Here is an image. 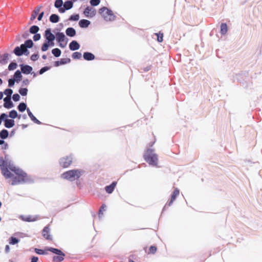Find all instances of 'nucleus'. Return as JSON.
Returning a JSON list of instances; mask_svg holds the SVG:
<instances>
[{"label":"nucleus","mask_w":262,"mask_h":262,"mask_svg":"<svg viewBox=\"0 0 262 262\" xmlns=\"http://www.w3.org/2000/svg\"><path fill=\"white\" fill-rule=\"evenodd\" d=\"M50 47V45L47 43L46 41L42 44L41 50L42 52H45L48 50L49 47Z\"/></svg>","instance_id":"44"},{"label":"nucleus","mask_w":262,"mask_h":262,"mask_svg":"<svg viewBox=\"0 0 262 262\" xmlns=\"http://www.w3.org/2000/svg\"><path fill=\"white\" fill-rule=\"evenodd\" d=\"M83 57L84 59L87 61L93 60L95 58V55L93 53L89 52H84Z\"/></svg>","instance_id":"21"},{"label":"nucleus","mask_w":262,"mask_h":262,"mask_svg":"<svg viewBox=\"0 0 262 262\" xmlns=\"http://www.w3.org/2000/svg\"><path fill=\"white\" fill-rule=\"evenodd\" d=\"M39 58V55L38 53L32 54L30 57V59L32 61H35Z\"/></svg>","instance_id":"49"},{"label":"nucleus","mask_w":262,"mask_h":262,"mask_svg":"<svg viewBox=\"0 0 262 262\" xmlns=\"http://www.w3.org/2000/svg\"><path fill=\"white\" fill-rule=\"evenodd\" d=\"M117 183L116 181H114L110 185L106 186L105 187L106 192L108 194L112 193L114 190L115 188L117 185Z\"/></svg>","instance_id":"16"},{"label":"nucleus","mask_w":262,"mask_h":262,"mask_svg":"<svg viewBox=\"0 0 262 262\" xmlns=\"http://www.w3.org/2000/svg\"><path fill=\"white\" fill-rule=\"evenodd\" d=\"M33 122L39 125L42 124V123L39 120H38L36 118L33 121Z\"/></svg>","instance_id":"63"},{"label":"nucleus","mask_w":262,"mask_h":262,"mask_svg":"<svg viewBox=\"0 0 262 262\" xmlns=\"http://www.w3.org/2000/svg\"><path fill=\"white\" fill-rule=\"evenodd\" d=\"M179 189L177 188H175L171 195V199L174 201L176 199L177 197L179 195Z\"/></svg>","instance_id":"35"},{"label":"nucleus","mask_w":262,"mask_h":262,"mask_svg":"<svg viewBox=\"0 0 262 262\" xmlns=\"http://www.w3.org/2000/svg\"><path fill=\"white\" fill-rule=\"evenodd\" d=\"M83 170L79 169H73L63 172L61 174V177L63 179L68 180L70 181H73L76 179L79 178L80 176L83 174Z\"/></svg>","instance_id":"3"},{"label":"nucleus","mask_w":262,"mask_h":262,"mask_svg":"<svg viewBox=\"0 0 262 262\" xmlns=\"http://www.w3.org/2000/svg\"><path fill=\"white\" fill-rule=\"evenodd\" d=\"M5 252L8 253L10 251V247L9 245H6L5 249Z\"/></svg>","instance_id":"64"},{"label":"nucleus","mask_w":262,"mask_h":262,"mask_svg":"<svg viewBox=\"0 0 262 262\" xmlns=\"http://www.w3.org/2000/svg\"><path fill=\"white\" fill-rule=\"evenodd\" d=\"M55 35V38L57 42H65L67 39H68L63 32H58Z\"/></svg>","instance_id":"13"},{"label":"nucleus","mask_w":262,"mask_h":262,"mask_svg":"<svg viewBox=\"0 0 262 262\" xmlns=\"http://www.w3.org/2000/svg\"><path fill=\"white\" fill-rule=\"evenodd\" d=\"M24 45L22 44L20 46H17L16 47L14 50H13V53L17 56H21L23 55H24L23 53V50H24Z\"/></svg>","instance_id":"15"},{"label":"nucleus","mask_w":262,"mask_h":262,"mask_svg":"<svg viewBox=\"0 0 262 262\" xmlns=\"http://www.w3.org/2000/svg\"><path fill=\"white\" fill-rule=\"evenodd\" d=\"M19 240L15 237L12 236L9 238V244L11 245H15L19 242Z\"/></svg>","instance_id":"37"},{"label":"nucleus","mask_w":262,"mask_h":262,"mask_svg":"<svg viewBox=\"0 0 262 262\" xmlns=\"http://www.w3.org/2000/svg\"><path fill=\"white\" fill-rule=\"evenodd\" d=\"M43 15H44V12L42 11L40 13H39L38 14V16H37V20L39 21H40L42 19Z\"/></svg>","instance_id":"59"},{"label":"nucleus","mask_w":262,"mask_h":262,"mask_svg":"<svg viewBox=\"0 0 262 262\" xmlns=\"http://www.w3.org/2000/svg\"><path fill=\"white\" fill-rule=\"evenodd\" d=\"M23 53H24V55H26V56H28L30 54V52L29 51V50H28L27 48H24V50H23Z\"/></svg>","instance_id":"61"},{"label":"nucleus","mask_w":262,"mask_h":262,"mask_svg":"<svg viewBox=\"0 0 262 262\" xmlns=\"http://www.w3.org/2000/svg\"><path fill=\"white\" fill-rule=\"evenodd\" d=\"M9 136V132L6 129H3L0 132V138L2 139H6Z\"/></svg>","instance_id":"31"},{"label":"nucleus","mask_w":262,"mask_h":262,"mask_svg":"<svg viewBox=\"0 0 262 262\" xmlns=\"http://www.w3.org/2000/svg\"><path fill=\"white\" fill-rule=\"evenodd\" d=\"M157 247L154 246H151L149 247V251L148 252V254H155L157 251Z\"/></svg>","instance_id":"47"},{"label":"nucleus","mask_w":262,"mask_h":262,"mask_svg":"<svg viewBox=\"0 0 262 262\" xmlns=\"http://www.w3.org/2000/svg\"><path fill=\"white\" fill-rule=\"evenodd\" d=\"M228 31L227 25L226 23H222L221 25V34L222 35H225Z\"/></svg>","instance_id":"30"},{"label":"nucleus","mask_w":262,"mask_h":262,"mask_svg":"<svg viewBox=\"0 0 262 262\" xmlns=\"http://www.w3.org/2000/svg\"><path fill=\"white\" fill-rule=\"evenodd\" d=\"M29 36V32H28V31H26L23 34H22V37L24 39H26Z\"/></svg>","instance_id":"60"},{"label":"nucleus","mask_w":262,"mask_h":262,"mask_svg":"<svg viewBox=\"0 0 262 262\" xmlns=\"http://www.w3.org/2000/svg\"><path fill=\"white\" fill-rule=\"evenodd\" d=\"M30 179L28 177H21V176H15L13 178L11 185H16L19 184L25 183L29 182Z\"/></svg>","instance_id":"8"},{"label":"nucleus","mask_w":262,"mask_h":262,"mask_svg":"<svg viewBox=\"0 0 262 262\" xmlns=\"http://www.w3.org/2000/svg\"><path fill=\"white\" fill-rule=\"evenodd\" d=\"M106 206L105 204H103L101 208H100L99 209V217L100 219L102 217V216H103V211H105V208H106Z\"/></svg>","instance_id":"43"},{"label":"nucleus","mask_w":262,"mask_h":262,"mask_svg":"<svg viewBox=\"0 0 262 262\" xmlns=\"http://www.w3.org/2000/svg\"><path fill=\"white\" fill-rule=\"evenodd\" d=\"M6 117H8V116L6 113H2L0 115V125L2 124L3 121H5L6 119Z\"/></svg>","instance_id":"46"},{"label":"nucleus","mask_w":262,"mask_h":262,"mask_svg":"<svg viewBox=\"0 0 262 262\" xmlns=\"http://www.w3.org/2000/svg\"><path fill=\"white\" fill-rule=\"evenodd\" d=\"M101 0H90V3L92 6L95 7L99 5Z\"/></svg>","instance_id":"45"},{"label":"nucleus","mask_w":262,"mask_h":262,"mask_svg":"<svg viewBox=\"0 0 262 262\" xmlns=\"http://www.w3.org/2000/svg\"><path fill=\"white\" fill-rule=\"evenodd\" d=\"M144 160L153 167H158V156L156 154L154 149L148 148L144 154Z\"/></svg>","instance_id":"2"},{"label":"nucleus","mask_w":262,"mask_h":262,"mask_svg":"<svg viewBox=\"0 0 262 262\" xmlns=\"http://www.w3.org/2000/svg\"><path fill=\"white\" fill-rule=\"evenodd\" d=\"M173 201H174V200L170 199V200L169 201H168L166 203V204L164 206V207H163V210H162V212L163 211H164L167 209V206H170L172 204Z\"/></svg>","instance_id":"52"},{"label":"nucleus","mask_w":262,"mask_h":262,"mask_svg":"<svg viewBox=\"0 0 262 262\" xmlns=\"http://www.w3.org/2000/svg\"><path fill=\"white\" fill-rule=\"evenodd\" d=\"M45 37L46 38V42L50 45V47L54 46V40L55 39V36L52 33L50 28L47 29L45 32Z\"/></svg>","instance_id":"6"},{"label":"nucleus","mask_w":262,"mask_h":262,"mask_svg":"<svg viewBox=\"0 0 262 262\" xmlns=\"http://www.w3.org/2000/svg\"><path fill=\"white\" fill-rule=\"evenodd\" d=\"M41 38V35L39 33L34 34V36L33 37V40L35 41L39 40Z\"/></svg>","instance_id":"56"},{"label":"nucleus","mask_w":262,"mask_h":262,"mask_svg":"<svg viewBox=\"0 0 262 262\" xmlns=\"http://www.w3.org/2000/svg\"><path fill=\"white\" fill-rule=\"evenodd\" d=\"M99 13L106 21H114L116 19L113 11L106 7H102L99 10Z\"/></svg>","instance_id":"4"},{"label":"nucleus","mask_w":262,"mask_h":262,"mask_svg":"<svg viewBox=\"0 0 262 262\" xmlns=\"http://www.w3.org/2000/svg\"><path fill=\"white\" fill-rule=\"evenodd\" d=\"M27 112L29 117H30L31 120L33 121L36 118V117L33 115V114H32V113L31 112V111L30 110V109L29 108H28L27 109Z\"/></svg>","instance_id":"48"},{"label":"nucleus","mask_w":262,"mask_h":262,"mask_svg":"<svg viewBox=\"0 0 262 262\" xmlns=\"http://www.w3.org/2000/svg\"><path fill=\"white\" fill-rule=\"evenodd\" d=\"M46 251L51 252L56 255L53 257L52 260L53 262H61L63 260L64 257L66 255L62 251H61V250L55 248L47 247L45 250L38 248L34 249V251L35 253L40 255L47 254L48 252H46Z\"/></svg>","instance_id":"1"},{"label":"nucleus","mask_w":262,"mask_h":262,"mask_svg":"<svg viewBox=\"0 0 262 262\" xmlns=\"http://www.w3.org/2000/svg\"><path fill=\"white\" fill-rule=\"evenodd\" d=\"M20 68V71L24 74L28 75L31 73V72L33 70V68L31 66L25 64H20L19 65Z\"/></svg>","instance_id":"10"},{"label":"nucleus","mask_w":262,"mask_h":262,"mask_svg":"<svg viewBox=\"0 0 262 262\" xmlns=\"http://www.w3.org/2000/svg\"><path fill=\"white\" fill-rule=\"evenodd\" d=\"M0 166L1 167L3 174L6 178H10L13 177V174L8 170L7 167V161L1 160Z\"/></svg>","instance_id":"7"},{"label":"nucleus","mask_w":262,"mask_h":262,"mask_svg":"<svg viewBox=\"0 0 262 262\" xmlns=\"http://www.w3.org/2000/svg\"><path fill=\"white\" fill-rule=\"evenodd\" d=\"M50 229L49 226L45 227L42 230V234L44 238L47 240H52V236L50 234Z\"/></svg>","instance_id":"12"},{"label":"nucleus","mask_w":262,"mask_h":262,"mask_svg":"<svg viewBox=\"0 0 262 262\" xmlns=\"http://www.w3.org/2000/svg\"><path fill=\"white\" fill-rule=\"evenodd\" d=\"M12 99L15 102L18 101L20 99V96L17 93L14 94L12 96Z\"/></svg>","instance_id":"55"},{"label":"nucleus","mask_w":262,"mask_h":262,"mask_svg":"<svg viewBox=\"0 0 262 262\" xmlns=\"http://www.w3.org/2000/svg\"><path fill=\"white\" fill-rule=\"evenodd\" d=\"M17 67V64L15 62H11L8 66V70L9 71H12L15 70Z\"/></svg>","instance_id":"39"},{"label":"nucleus","mask_w":262,"mask_h":262,"mask_svg":"<svg viewBox=\"0 0 262 262\" xmlns=\"http://www.w3.org/2000/svg\"><path fill=\"white\" fill-rule=\"evenodd\" d=\"M71 62V59L69 58H61L60 59V62L61 63V64H65L67 63H69Z\"/></svg>","instance_id":"53"},{"label":"nucleus","mask_w":262,"mask_h":262,"mask_svg":"<svg viewBox=\"0 0 262 262\" xmlns=\"http://www.w3.org/2000/svg\"><path fill=\"white\" fill-rule=\"evenodd\" d=\"M91 21L88 19H82L79 20V26L81 28H86L90 25Z\"/></svg>","instance_id":"23"},{"label":"nucleus","mask_w":262,"mask_h":262,"mask_svg":"<svg viewBox=\"0 0 262 262\" xmlns=\"http://www.w3.org/2000/svg\"><path fill=\"white\" fill-rule=\"evenodd\" d=\"M38 258L37 256H33L31 258V262H37Z\"/></svg>","instance_id":"62"},{"label":"nucleus","mask_w":262,"mask_h":262,"mask_svg":"<svg viewBox=\"0 0 262 262\" xmlns=\"http://www.w3.org/2000/svg\"><path fill=\"white\" fill-rule=\"evenodd\" d=\"M41 8V6H37L35 8L34 10L32 11V14L30 17L31 21H33L36 18L37 15L39 13L40 10Z\"/></svg>","instance_id":"18"},{"label":"nucleus","mask_w":262,"mask_h":262,"mask_svg":"<svg viewBox=\"0 0 262 262\" xmlns=\"http://www.w3.org/2000/svg\"><path fill=\"white\" fill-rule=\"evenodd\" d=\"M15 125V121L13 119H8V117H6V119L4 121V126L5 127L8 128H10L13 127Z\"/></svg>","instance_id":"20"},{"label":"nucleus","mask_w":262,"mask_h":262,"mask_svg":"<svg viewBox=\"0 0 262 262\" xmlns=\"http://www.w3.org/2000/svg\"><path fill=\"white\" fill-rule=\"evenodd\" d=\"M8 116L13 120L17 117H18V118L19 119L21 117L20 115L19 116L18 115L17 111L15 110H13L10 111L9 113V115Z\"/></svg>","instance_id":"28"},{"label":"nucleus","mask_w":262,"mask_h":262,"mask_svg":"<svg viewBox=\"0 0 262 262\" xmlns=\"http://www.w3.org/2000/svg\"><path fill=\"white\" fill-rule=\"evenodd\" d=\"M20 218L24 221L28 222H34V221H36V220H37V217H34L31 215H28L27 216H24L21 215L20 216Z\"/></svg>","instance_id":"25"},{"label":"nucleus","mask_w":262,"mask_h":262,"mask_svg":"<svg viewBox=\"0 0 262 262\" xmlns=\"http://www.w3.org/2000/svg\"><path fill=\"white\" fill-rule=\"evenodd\" d=\"M79 19V15L78 14H75L71 15L68 20L76 21Z\"/></svg>","instance_id":"36"},{"label":"nucleus","mask_w":262,"mask_h":262,"mask_svg":"<svg viewBox=\"0 0 262 262\" xmlns=\"http://www.w3.org/2000/svg\"><path fill=\"white\" fill-rule=\"evenodd\" d=\"M21 73V71L18 70L15 72L13 78L15 79L16 82L18 83L21 80L23 77Z\"/></svg>","instance_id":"22"},{"label":"nucleus","mask_w":262,"mask_h":262,"mask_svg":"<svg viewBox=\"0 0 262 262\" xmlns=\"http://www.w3.org/2000/svg\"><path fill=\"white\" fill-rule=\"evenodd\" d=\"M155 35L157 36V40L159 42H161L163 41V35L162 33H155Z\"/></svg>","instance_id":"51"},{"label":"nucleus","mask_w":262,"mask_h":262,"mask_svg":"<svg viewBox=\"0 0 262 262\" xmlns=\"http://www.w3.org/2000/svg\"><path fill=\"white\" fill-rule=\"evenodd\" d=\"M83 14L87 17H93L96 15V12L93 8L87 6L83 11Z\"/></svg>","instance_id":"9"},{"label":"nucleus","mask_w":262,"mask_h":262,"mask_svg":"<svg viewBox=\"0 0 262 262\" xmlns=\"http://www.w3.org/2000/svg\"><path fill=\"white\" fill-rule=\"evenodd\" d=\"M4 103L3 106L5 108L10 109L14 106V104L11 100V97H6L3 99Z\"/></svg>","instance_id":"11"},{"label":"nucleus","mask_w":262,"mask_h":262,"mask_svg":"<svg viewBox=\"0 0 262 262\" xmlns=\"http://www.w3.org/2000/svg\"><path fill=\"white\" fill-rule=\"evenodd\" d=\"M3 93L4 94L6 95L7 97H11V96L13 93V90L11 89H6Z\"/></svg>","instance_id":"42"},{"label":"nucleus","mask_w":262,"mask_h":262,"mask_svg":"<svg viewBox=\"0 0 262 262\" xmlns=\"http://www.w3.org/2000/svg\"><path fill=\"white\" fill-rule=\"evenodd\" d=\"M63 2L62 0H56L54 3V7L58 10L59 12L62 13Z\"/></svg>","instance_id":"19"},{"label":"nucleus","mask_w":262,"mask_h":262,"mask_svg":"<svg viewBox=\"0 0 262 262\" xmlns=\"http://www.w3.org/2000/svg\"><path fill=\"white\" fill-rule=\"evenodd\" d=\"M72 1H67L63 3V10H62V13H64L66 11L72 9L73 7V3Z\"/></svg>","instance_id":"14"},{"label":"nucleus","mask_w":262,"mask_h":262,"mask_svg":"<svg viewBox=\"0 0 262 262\" xmlns=\"http://www.w3.org/2000/svg\"><path fill=\"white\" fill-rule=\"evenodd\" d=\"M80 45L76 40H72L69 43V49L71 51H76L78 50L80 48Z\"/></svg>","instance_id":"17"},{"label":"nucleus","mask_w":262,"mask_h":262,"mask_svg":"<svg viewBox=\"0 0 262 262\" xmlns=\"http://www.w3.org/2000/svg\"><path fill=\"white\" fill-rule=\"evenodd\" d=\"M17 176L21 177H28L27 174L23 171L21 169L16 167V169L13 171Z\"/></svg>","instance_id":"26"},{"label":"nucleus","mask_w":262,"mask_h":262,"mask_svg":"<svg viewBox=\"0 0 262 262\" xmlns=\"http://www.w3.org/2000/svg\"><path fill=\"white\" fill-rule=\"evenodd\" d=\"M66 35L69 37H74L76 34V30L72 27H69L66 30Z\"/></svg>","instance_id":"24"},{"label":"nucleus","mask_w":262,"mask_h":262,"mask_svg":"<svg viewBox=\"0 0 262 262\" xmlns=\"http://www.w3.org/2000/svg\"><path fill=\"white\" fill-rule=\"evenodd\" d=\"M16 81L13 78H10L8 80V86L13 87L15 84Z\"/></svg>","instance_id":"54"},{"label":"nucleus","mask_w":262,"mask_h":262,"mask_svg":"<svg viewBox=\"0 0 262 262\" xmlns=\"http://www.w3.org/2000/svg\"><path fill=\"white\" fill-rule=\"evenodd\" d=\"M72 58L73 59H80L81 56H82V54L80 52H75L74 53H73L72 54Z\"/></svg>","instance_id":"41"},{"label":"nucleus","mask_w":262,"mask_h":262,"mask_svg":"<svg viewBox=\"0 0 262 262\" xmlns=\"http://www.w3.org/2000/svg\"><path fill=\"white\" fill-rule=\"evenodd\" d=\"M28 90L27 88H20L18 90V92L22 96H25L27 95Z\"/></svg>","instance_id":"38"},{"label":"nucleus","mask_w":262,"mask_h":262,"mask_svg":"<svg viewBox=\"0 0 262 262\" xmlns=\"http://www.w3.org/2000/svg\"><path fill=\"white\" fill-rule=\"evenodd\" d=\"M68 39H67V40H66L65 41V43H63V42H58L59 43V46L60 47L62 48H64L66 47V46H67V44L68 43Z\"/></svg>","instance_id":"58"},{"label":"nucleus","mask_w":262,"mask_h":262,"mask_svg":"<svg viewBox=\"0 0 262 262\" xmlns=\"http://www.w3.org/2000/svg\"><path fill=\"white\" fill-rule=\"evenodd\" d=\"M7 167H8L9 169L12 171H14V170L16 168V167L14 166L13 164H11L10 162H7Z\"/></svg>","instance_id":"50"},{"label":"nucleus","mask_w":262,"mask_h":262,"mask_svg":"<svg viewBox=\"0 0 262 262\" xmlns=\"http://www.w3.org/2000/svg\"><path fill=\"white\" fill-rule=\"evenodd\" d=\"M50 69V67L45 66L42 68H41L38 71V74L39 75L43 74L45 72H47V71L49 70Z\"/></svg>","instance_id":"40"},{"label":"nucleus","mask_w":262,"mask_h":262,"mask_svg":"<svg viewBox=\"0 0 262 262\" xmlns=\"http://www.w3.org/2000/svg\"><path fill=\"white\" fill-rule=\"evenodd\" d=\"M59 16L56 14H52L49 17V20L52 23H57L59 20Z\"/></svg>","instance_id":"27"},{"label":"nucleus","mask_w":262,"mask_h":262,"mask_svg":"<svg viewBox=\"0 0 262 262\" xmlns=\"http://www.w3.org/2000/svg\"><path fill=\"white\" fill-rule=\"evenodd\" d=\"M24 45V48L30 49L33 47L34 43L31 39H28L25 41V43L22 44Z\"/></svg>","instance_id":"29"},{"label":"nucleus","mask_w":262,"mask_h":262,"mask_svg":"<svg viewBox=\"0 0 262 262\" xmlns=\"http://www.w3.org/2000/svg\"><path fill=\"white\" fill-rule=\"evenodd\" d=\"M52 53L55 57H58L61 54V50L58 48H55L52 50Z\"/></svg>","instance_id":"34"},{"label":"nucleus","mask_w":262,"mask_h":262,"mask_svg":"<svg viewBox=\"0 0 262 262\" xmlns=\"http://www.w3.org/2000/svg\"><path fill=\"white\" fill-rule=\"evenodd\" d=\"M73 159L74 155L73 154L63 157L59 160L60 166L63 168H67L72 164Z\"/></svg>","instance_id":"5"},{"label":"nucleus","mask_w":262,"mask_h":262,"mask_svg":"<svg viewBox=\"0 0 262 262\" xmlns=\"http://www.w3.org/2000/svg\"><path fill=\"white\" fill-rule=\"evenodd\" d=\"M30 81L28 79H25L22 82V86H27L29 84Z\"/></svg>","instance_id":"57"},{"label":"nucleus","mask_w":262,"mask_h":262,"mask_svg":"<svg viewBox=\"0 0 262 262\" xmlns=\"http://www.w3.org/2000/svg\"><path fill=\"white\" fill-rule=\"evenodd\" d=\"M39 30L38 26L33 25L29 28V33L34 34L37 33Z\"/></svg>","instance_id":"33"},{"label":"nucleus","mask_w":262,"mask_h":262,"mask_svg":"<svg viewBox=\"0 0 262 262\" xmlns=\"http://www.w3.org/2000/svg\"><path fill=\"white\" fill-rule=\"evenodd\" d=\"M27 108V104L25 102H20L17 106V109L20 112H23Z\"/></svg>","instance_id":"32"}]
</instances>
